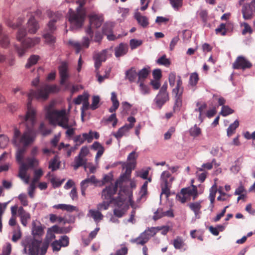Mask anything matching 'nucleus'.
<instances>
[{"mask_svg": "<svg viewBox=\"0 0 255 255\" xmlns=\"http://www.w3.org/2000/svg\"><path fill=\"white\" fill-rule=\"evenodd\" d=\"M59 73L60 77V84L65 87L66 89L69 88L70 83L66 82L67 80L69 77L68 73V65L66 63L62 62L59 66Z\"/></svg>", "mask_w": 255, "mask_h": 255, "instance_id": "obj_11", "label": "nucleus"}, {"mask_svg": "<svg viewBox=\"0 0 255 255\" xmlns=\"http://www.w3.org/2000/svg\"><path fill=\"white\" fill-rule=\"evenodd\" d=\"M89 96V94L87 93L84 92L83 94L79 95L76 99H75L74 102L76 105H79L82 102L88 100Z\"/></svg>", "mask_w": 255, "mask_h": 255, "instance_id": "obj_41", "label": "nucleus"}, {"mask_svg": "<svg viewBox=\"0 0 255 255\" xmlns=\"http://www.w3.org/2000/svg\"><path fill=\"white\" fill-rule=\"evenodd\" d=\"M27 27L28 32L30 34L35 33L39 28L38 22L35 19L33 16H31L27 23Z\"/></svg>", "mask_w": 255, "mask_h": 255, "instance_id": "obj_16", "label": "nucleus"}, {"mask_svg": "<svg viewBox=\"0 0 255 255\" xmlns=\"http://www.w3.org/2000/svg\"><path fill=\"white\" fill-rule=\"evenodd\" d=\"M51 246L52 248L53 252L59 251L62 247V246L60 245V243L58 240H55L51 244Z\"/></svg>", "mask_w": 255, "mask_h": 255, "instance_id": "obj_62", "label": "nucleus"}, {"mask_svg": "<svg viewBox=\"0 0 255 255\" xmlns=\"http://www.w3.org/2000/svg\"><path fill=\"white\" fill-rule=\"evenodd\" d=\"M87 216L92 218L96 223L99 222L103 218V215L100 211L90 209L87 214Z\"/></svg>", "mask_w": 255, "mask_h": 255, "instance_id": "obj_24", "label": "nucleus"}, {"mask_svg": "<svg viewBox=\"0 0 255 255\" xmlns=\"http://www.w3.org/2000/svg\"><path fill=\"white\" fill-rule=\"evenodd\" d=\"M173 244L176 249H180L184 245L183 239L179 237H177L173 240Z\"/></svg>", "mask_w": 255, "mask_h": 255, "instance_id": "obj_45", "label": "nucleus"}, {"mask_svg": "<svg viewBox=\"0 0 255 255\" xmlns=\"http://www.w3.org/2000/svg\"><path fill=\"white\" fill-rule=\"evenodd\" d=\"M9 142L8 137L4 134H0V147L3 148L7 145Z\"/></svg>", "mask_w": 255, "mask_h": 255, "instance_id": "obj_51", "label": "nucleus"}, {"mask_svg": "<svg viewBox=\"0 0 255 255\" xmlns=\"http://www.w3.org/2000/svg\"><path fill=\"white\" fill-rule=\"evenodd\" d=\"M117 190L118 182H117L115 184H111L103 190L102 197L105 200H108L117 204L118 206H121L124 203L125 198L120 197L119 198V202H117L113 198L114 195L116 194Z\"/></svg>", "mask_w": 255, "mask_h": 255, "instance_id": "obj_8", "label": "nucleus"}, {"mask_svg": "<svg viewBox=\"0 0 255 255\" xmlns=\"http://www.w3.org/2000/svg\"><path fill=\"white\" fill-rule=\"evenodd\" d=\"M39 130L43 135H48L51 132V130L47 128L43 123L40 124Z\"/></svg>", "mask_w": 255, "mask_h": 255, "instance_id": "obj_55", "label": "nucleus"}, {"mask_svg": "<svg viewBox=\"0 0 255 255\" xmlns=\"http://www.w3.org/2000/svg\"><path fill=\"white\" fill-rule=\"evenodd\" d=\"M130 129L126 125L120 128L117 132H113V135L118 140H120L121 138L126 135L127 133Z\"/></svg>", "mask_w": 255, "mask_h": 255, "instance_id": "obj_27", "label": "nucleus"}, {"mask_svg": "<svg viewBox=\"0 0 255 255\" xmlns=\"http://www.w3.org/2000/svg\"><path fill=\"white\" fill-rule=\"evenodd\" d=\"M93 131L90 130L88 133H83V136L85 141L87 140L88 143H91L93 139Z\"/></svg>", "mask_w": 255, "mask_h": 255, "instance_id": "obj_60", "label": "nucleus"}, {"mask_svg": "<svg viewBox=\"0 0 255 255\" xmlns=\"http://www.w3.org/2000/svg\"><path fill=\"white\" fill-rule=\"evenodd\" d=\"M215 31L217 34L220 33L223 36L225 35L227 33L226 24L223 23L220 24V25L216 29Z\"/></svg>", "mask_w": 255, "mask_h": 255, "instance_id": "obj_52", "label": "nucleus"}, {"mask_svg": "<svg viewBox=\"0 0 255 255\" xmlns=\"http://www.w3.org/2000/svg\"><path fill=\"white\" fill-rule=\"evenodd\" d=\"M91 148L94 150H97L96 155V160L101 157L105 151L103 146L98 141H95L91 146Z\"/></svg>", "mask_w": 255, "mask_h": 255, "instance_id": "obj_23", "label": "nucleus"}, {"mask_svg": "<svg viewBox=\"0 0 255 255\" xmlns=\"http://www.w3.org/2000/svg\"><path fill=\"white\" fill-rule=\"evenodd\" d=\"M242 13L245 20L252 19L254 16V13H255V0L244 4L242 6Z\"/></svg>", "mask_w": 255, "mask_h": 255, "instance_id": "obj_12", "label": "nucleus"}, {"mask_svg": "<svg viewBox=\"0 0 255 255\" xmlns=\"http://www.w3.org/2000/svg\"><path fill=\"white\" fill-rule=\"evenodd\" d=\"M52 107V105H50L46 107V118L51 125H58L63 128L67 129L66 131L67 137H71L74 134V128H70L72 125H68L69 119L66 116V111L53 110Z\"/></svg>", "mask_w": 255, "mask_h": 255, "instance_id": "obj_4", "label": "nucleus"}, {"mask_svg": "<svg viewBox=\"0 0 255 255\" xmlns=\"http://www.w3.org/2000/svg\"><path fill=\"white\" fill-rule=\"evenodd\" d=\"M59 167V164L57 163V161L56 159H53L50 161L49 168H50L52 171H55L58 169Z\"/></svg>", "mask_w": 255, "mask_h": 255, "instance_id": "obj_57", "label": "nucleus"}, {"mask_svg": "<svg viewBox=\"0 0 255 255\" xmlns=\"http://www.w3.org/2000/svg\"><path fill=\"white\" fill-rule=\"evenodd\" d=\"M150 73L149 67H144L137 72L138 80L137 83L144 82Z\"/></svg>", "mask_w": 255, "mask_h": 255, "instance_id": "obj_22", "label": "nucleus"}, {"mask_svg": "<svg viewBox=\"0 0 255 255\" xmlns=\"http://www.w3.org/2000/svg\"><path fill=\"white\" fill-rule=\"evenodd\" d=\"M201 202H196L194 203H191L188 205L189 207L192 211L194 212L196 217L197 218H199V217H198V215H199L201 213Z\"/></svg>", "mask_w": 255, "mask_h": 255, "instance_id": "obj_30", "label": "nucleus"}, {"mask_svg": "<svg viewBox=\"0 0 255 255\" xmlns=\"http://www.w3.org/2000/svg\"><path fill=\"white\" fill-rule=\"evenodd\" d=\"M139 83V91L142 95H147L150 93V89L147 85L144 84V82H140Z\"/></svg>", "mask_w": 255, "mask_h": 255, "instance_id": "obj_46", "label": "nucleus"}, {"mask_svg": "<svg viewBox=\"0 0 255 255\" xmlns=\"http://www.w3.org/2000/svg\"><path fill=\"white\" fill-rule=\"evenodd\" d=\"M167 216L168 217H173L174 214L172 210H169L168 211L163 212L162 209L159 208L157 209L156 212L155 213V215L153 217V219L156 220L162 217Z\"/></svg>", "mask_w": 255, "mask_h": 255, "instance_id": "obj_26", "label": "nucleus"}, {"mask_svg": "<svg viewBox=\"0 0 255 255\" xmlns=\"http://www.w3.org/2000/svg\"><path fill=\"white\" fill-rule=\"evenodd\" d=\"M64 179H62V180H57L55 177H52L50 182L53 186V187L54 188H58L61 185Z\"/></svg>", "mask_w": 255, "mask_h": 255, "instance_id": "obj_59", "label": "nucleus"}, {"mask_svg": "<svg viewBox=\"0 0 255 255\" xmlns=\"http://www.w3.org/2000/svg\"><path fill=\"white\" fill-rule=\"evenodd\" d=\"M87 160L81 155V154H79L78 156H76L74 158V162L72 164V166L73 167L74 170H76L80 167L85 166L86 164Z\"/></svg>", "mask_w": 255, "mask_h": 255, "instance_id": "obj_20", "label": "nucleus"}, {"mask_svg": "<svg viewBox=\"0 0 255 255\" xmlns=\"http://www.w3.org/2000/svg\"><path fill=\"white\" fill-rule=\"evenodd\" d=\"M9 39L8 35L3 31L2 26L0 25V45L4 48H7L9 44Z\"/></svg>", "mask_w": 255, "mask_h": 255, "instance_id": "obj_19", "label": "nucleus"}, {"mask_svg": "<svg viewBox=\"0 0 255 255\" xmlns=\"http://www.w3.org/2000/svg\"><path fill=\"white\" fill-rule=\"evenodd\" d=\"M199 80V77L197 73H192L189 78V85L193 91L195 90V87Z\"/></svg>", "mask_w": 255, "mask_h": 255, "instance_id": "obj_37", "label": "nucleus"}, {"mask_svg": "<svg viewBox=\"0 0 255 255\" xmlns=\"http://www.w3.org/2000/svg\"><path fill=\"white\" fill-rule=\"evenodd\" d=\"M161 228L160 227L148 228L144 232H146V236L149 237V239L154 236L158 231H160Z\"/></svg>", "mask_w": 255, "mask_h": 255, "instance_id": "obj_40", "label": "nucleus"}, {"mask_svg": "<svg viewBox=\"0 0 255 255\" xmlns=\"http://www.w3.org/2000/svg\"><path fill=\"white\" fill-rule=\"evenodd\" d=\"M41 241L32 238H27L22 242L24 247L23 252L29 255H38L40 251V255H44L49 244L44 242L42 246L40 248Z\"/></svg>", "mask_w": 255, "mask_h": 255, "instance_id": "obj_5", "label": "nucleus"}, {"mask_svg": "<svg viewBox=\"0 0 255 255\" xmlns=\"http://www.w3.org/2000/svg\"><path fill=\"white\" fill-rule=\"evenodd\" d=\"M51 13V19L47 24V27L44 30L43 34V37L45 39V42L51 46L53 45L55 42V37L53 35V33L56 29L55 23L57 21L60 19L62 16L61 13L57 12L55 13Z\"/></svg>", "mask_w": 255, "mask_h": 255, "instance_id": "obj_6", "label": "nucleus"}, {"mask_svg": "<svg viewBox=\"0 0 255 255\" xmlns=\"http://www.w3.org/2000/svg\"><path fill=\"white\" fill-rule=\"evenodd\" d=\"M32 233L34 236H40L42 235L44 233V232L41 225L40 223L38 224H36L35 223L33 224Z\"/></svg>", "mask_w": 255, "mask_h": 255, "instance_id": "obj_32", "label": "nucleus"}, {"mask_svg": "<svg viewBox=\"0 0 255 255\" xmlns=\"http://www.w3.org/2000/svg\"><path fill=\"white\" fill-rule=\"evenodd\" d=\"M99 182V181L96 178L95 176L92 175L88 176L85 180H83L80 184L88 187L89 185H97Z\"/></svg>", "mask_w": 255, "mask_h": 255, "instance_id": "obj_31", "label": "nucleus"}, {"mask_svg": "<svg viewBox=\"0 0 255 255\" xmlns=\"http://www.w3.org/2000/svg\"><path fill=\"white\" fill-rule=\"evenodd\" d=\"M252 66V64L243 56H238L233 64L234 69L242 70L251 68Z\"/></svg>", "mask_w": 255, "mask_h": 255, "instance_id": "obj_13", "label": "nucleus"}, {"mask_svg": "<svg viewBox=\"0 0 255 255\" xmlns=\"http://www.w3.org/2000/svg\"><path fill=\"white\" fill-rule=\"evenodd\" d=\"M233 112L234 110L231 109L229 106H223L220 113L223 116L226 117L233 113Z\"/></svg>", "mask_w": 255, "mask_h": 255, "instance_id": "obj_50", "label": "nucleus"}, {"mask_svg": "<svg viewBox=\"0 0 255 255\" xmlns=\"http://www.w3.org/2000/svg\"><path fill=\"white\" fill-rule=\"evenodd\" d=\"M147 184L148 181H145L141 186L140 191L141 197H143L145 195H146L147 192Z\"/></svg>", "mask_w": 255, "mask_h": 255, "instance_id": "obj_63", "label": "nucleus"}, {"mask_svg": "<svg viewBox=\"0 0 255 255\" xmlns=\"http://www.w3.org/2000/svg\"><path fill=\"white\" fill-rule=\"evenodd\" d=\"M201 133V128L197 127V125H195L194 127L189 129V133L191 136L194 137L199 136Z\"/></svg>", "mask_w": 255, "mask_h": 255, "instance_id": "obj_42", "label": "nucleus"}, {"mask_svg": "<svg viewBox=\"0 0 255 255\" xmlns=\"http://www.w3.org/2000/svg\"><path fill=\"white\" fill-rule=\"evenodd\" d=\"M23 21L24 20L21 17L18 18L16 23H13L10 19L6 21L8 26L14 29L18 28L16 38L18 41L20 42V45L15 44L14 48L19 57L23 56L28 49L38 44L41 41L40 38L38 37L25 38L27 35V31L23 27H21Z\"/></svg>", "mask_w": 255, "mask_h": 255, "instance_id": "obj_2", "label": "nucleus"}, {"mask_svg": "<svg viewBox=\"0 0 255 255\" xmlns=\"http://www.w3.org/2000/svg\"><path fill=\"white\" fill-rule=\"evenodd\" d=\"M241 26L244 27V29L242 30V34L245 35L249 33L250 34L252 33L253 30L250 25L247 22H243L241 23Z\"/></svg>", "mask_w": 255, "mask_h": 255, "instance_id": "obj_48", "label": "nucleus"}, {"mask_svg": "<svg viewBox=\"0 0 255 255\" xmlns=\"http://www.w3.org/2000/svg\"><path fill=\"white\" fill-rule=\"evenodd\" d=\"M112 203V202L111 201L105 200L103 202L97 205V209L101 212L103 210H106L108 209L110 204Z\"/></svg>", "mask_w": 255, "mask_h": 255, "instance_id": "obj_44", "label": "nucleus"}, {"mask_svg": "<svg viewBox=\"0 0 255 255\" xmlns=\"http://www.w3.org/2000/svg\"><path fill=\"white\" fill-rule=\"evenodd\" d=\"M126 77L129 82H134L138 77L137 72H136L134 68H131L126 71Z\"/></svg>", "mask_w": 255, "mask_h": 255, "instance_id": "obj_29", "label": "nucleus"}, {"mask_svg": "<svg viewBox=\"0 0 255 255\" xmlns=\"http://www.w3.org/2000/svg\"><path fill=\"white\" fill-rule=\"evenodd\" d=\"M156 62L159 65H162L165 66H168L170 64L169 60L166 58L165 55H163L158 58Z\"/></svg>", "mask_w": 255, "mask_h": 255, "instance_id": "obj_47", "label": "nucleus"}, {"mask_svg": "<svg viewBox=\"0 0 255 255\" xmlns=\"http://www.w3.org/2000/svg\"><path fill=\"white\" fill-rule=\"evenodd\" d=\"M183 89L181 78L180 76H178L176 86L172 90L173 94L175 95L176 99L174 106V111L179 110L182 106V96Z\"/></svg>", "mask_w": 255, "mask_h": 255, "instance_id": "obj_10", "label": "nucleus"}, {"mask_svg": "<svg viewBox=\"0 0 255 255\" xmlns=\"http://www.w3.org/2000/svg\"><path fill=\"white\" fill-rule=\"evenodd\" d=\"M196 105L197 107H198V108L196 109L195 110V111L199 112L198 118L200 120V121L202 122L203 121V118H202V114L204 112L205 110L207 109V105L205 103L200 104L199 102H198Z\"/></svg>", "mask_w": 255, "mask_h": 255, "instance_id": "obj_35", "label": "nucleus"}, {"mask_svg": "<svg viewBox=\"0 0 255 255\" xmlns=\"http://www.w3.org/2000/svg\"><path fill=\"white\" fill-rule=\"evenodd\" d=\"M9 202V201L3 203H0V232L2 231V228L1 216Z\"/></svg>", "mask_w": 255, "mask_h": 255, "instance_id": "obj_49", "label": "nucleus"}, {"mask_svg": "<svg viewBox=\"0 0 255 255\" xmlns=\"http://www.w3.org/2000/svg\"><path fill=\"white\" fill-rule=\"evenodd\" d=\"M170 1L175 9H178L182 5L183 0H170Z\"/></svg>", "mask_w": 255, "mask_h": 255, "instance_id": "obj_58", "label": "nucleus"}, {"mask_svg": "<svg viewBox=\"0 0 255 255\" xmlns=\"http://www.w3.org/2000/svg\"><path fill=\"white\" fill-rule=\"evenodd\" d=\"M90 25L87 28L86 32L89 37L85 36L83 38L82 43L73 40H69L68 43L75 49L76 53H79L83 48H87L89 46L91 40L93 37L94 31L93 28H97L100 27L103 21L104 17L102 14L92 12L89 15Z\"/></svg>", "mask_w": 255, "mask_h": 255, "instance_id": "obj_3", "label": "nucleus"}, {"mask_svg": "<svg viewBox=\"0 0 255 255\" xmlns=\"http://www.w3.org/2000/svg\"><path fill=\"white\" fill-rule=\"evenodd\" d=\"M146 232H142L138 237L131 239L130 242L136 243L137 245H144L149 240V237L146 236Z\"/></svg>", "mask_w": 255, "mask_h": 255, "instance_id": "obj_25", "label": "nucleus"}, {"mask_svg": "<svg viewBox=\"0 0 255 255\" xmlns=\"http://www.w3.org/2000/svg\"><path fill=\"white\" fill-rule=\"evenodd\" d=\"M58 91L57 87L55 85H49L43 84L41 85L37 90H31L27 94L28 102L27 104V112L25 120L26 122L27 129L23 133L17 128L14 130L11 143L16 147L15 159L19 165L18 177L26 184H28L30 177L27 175V171L29 169H33L34 164L37 163V160L33 158H28L26 163L23 159L27 148L33 143L35 140V134L32 128L36 122V111L32 107L31 101L33 98L37 100H45L48 97L50 93L56 92Z\"/></svg>", "mask_w": 255, "mask_h": 255, "instance_id": "obj_1", "label": "nucleus"}, {"mask_svg": "<svg viewBox=\"0 0 255 255\" xmlns=\"http://www.w3.org/2000/svg\"><path fill=\"white\" fill-rule=\"evenodd\" d=\"M188 197V195L185 192H182L181 190L180 193L176 195V199L180 201L182 203H184L186 202Z\"/></svg>", "mask_w": 255, "mask_h": 255, "instance_id": "obj_54", "label": "nucleus"}, {"mask_svg": "<svg viewBox=\"0 0 255 255\" xmlns=\"http://www.w3.org/2000/svg\"><path fill=\"white\" fill-rule=\"evenodd\" d=\"M40 57L39 56L36 55H32L28 59L27 62L25 65L26 68H30L33 65H34L37 63L39 60Z\"/></svg>", "mask_w": 255, "mask_h": 255, "instance_id": "obj_36", "label": "nucleus"}, {"mask_svg": "<svg viewBox=\"0 0 255 255\" xmlns=\"http://www.w3.org/2000/svg\"><path fill=\"white\" fill-rule=\"evenodd\" d=\"M107 53V50H103L101 52L95 54L94 58L95 60V67L96 70H98L99 69L102 63L106 60Z\"/></svg>", "mask_w": 255, "mask_h": 255, "instance_id": "obj_15", "label": "nucleus"}, {"mask_svg": "<svg viewBox=\"0 0 255 255\" xmlns=\"http://www.w3.org/2000/svg\"><path fill=\"white\" fill-rule=\"evenodd\" d=\"M62 247H65L68 246L69 243V238L66 236H63L58 240Z\"/></svg>", "mask_w": 255, "mask_h": 255, "instance_id": "obj_61", "label": "nucleus"}, {"mask_svg": "<svg viewBox=\"0 0 255 255\" xmlns=\"http://www.w3.org/2000/svg\"><path fill=\"white\" fill-rule=\"evenodd\" d=\"M142 44V41L135 39H132L130 40V46L131 49L136 48Z\"/></svg>", "mask_w": 255, "mask_h": 255, "instance_id": "obj_56", "label": "nucleus"}, {"mask_svg": "<svg viewBox=\"0 0 255 255\" xmlns=\"http://www.w3.org/2000/svg\"><path fill=\"white\" fill-rule=\"evenodd\" d=\"M99 102L100 97L98 96H94L92 98V103L90 106V108L92 110H95L97 109Z\"/></svg>", "mask_w": 255, "mask_h": 255, "instance_id": "obj_53", "label": "nucleus"}, {"mask_svg": "<svg viewBox=\"0 0 255 255\" xmlns=\"http://www.w3.org/2000/svg\"><path fill=\"white\" fill-rule=\"evenodd\" d=\"M182 192H185L188 196H193L195 199L197 196V191L196 186L193 185L192 188H185L182 189Z\"/></svg>", "mask_w": 255, "mask_h": 255, "instance_id": "obj_34", "label": "nucleus"}, {"mask_svg": "<svg viewBox=\"0 0 255 255\" xmlns=\"http://www.w3.org/2000/svg\"><path fill=\"white\" fill-rule=\"evenodd\" d=\"M217 191V187L216 184H214L210 189L209 199L212 205V208L214 207V202L215 201L216 194Z\"/></svg>", "mask_w": 255, "mask_h": 255, "instance_id": "obj_39", "label": "nucleus"}, {"mask_svg": "<svg viewBox=\"0 0 255 255\" xmlns=\"http://www.w3.org/2000/svg\"><path fill=\"white\" fill-rule=\"evenodd\" d=\"M38 152V149L37 147H34L33 148H32V149L31 150V152H30L31 156L27 157L25 159L24 163H26V160L27 158H33L35 159L36 160H37V163H35L34 164V167H37L39 164V160L35 157V156L37 155Z\"/></svg>", "mask_w": 255, "mask_h": 255, "instance_id": "obj_43", "label": "nucleus"}, {"mask_svg": "<svg viewBox=\"0 0 255 255\" xmlns=\"http://www.w3.org/2000/svg\"><path fill=\"white\" fill-rule=\"evenodd\" d=\"M113 24L112 23H106L103 26V33L107 35V38L109 40H114L117 37L115 35L110 33L112 31Z\"/></svg>", "mask_w": 255, "mask_h": 255, "instance_id": "obj_17", "label": "nucleus"}, {"mask_svg": "<svg viewBox=\"0 0 255 255\" xmlns=\"http://www.w3.org/2000/svg\"><path fill=\"white\" fill-rule=\"evenodd\" d=\"M115 56L117 58L125 55L128 51V45L127 44L121 43L115 49Z\"/></svg>", "mask_w": 255, "mask_h": 255, "instance_id": "obj_21", "label": "nucleus"}, {"mask_svg": "<svg viewBox=\"0 0 255 255\" xmlns=\"http://www.w3.org/2000/svg\"><path fill=\"white\" fill-rule=\"evenodd\" d=\"M68 17L70 23V29L75 30L82 27L85 18V14L81 12H75L71 8H70Z\"/></svg>", "mask_w": 255, "mask_h": 255, "instance_id": "obj_7", "label": "nucleus"}, {"mask_svg": "<svg viewBox=\"0 0 255 255\" xmlns=\"http://www.w3.org/2000/svg\"><path fill=\"white\" fill-rule=\"evenodd\" d=\"M53 207L55 209H61L62 210H65L68 212L74 211L76 210V208L75 206L64 204H59L58 205H54Z\"/></svg>", "mask_w": 255, "mask_h": 255, "instance_id": "obj_33", "label": "nucleus"}, {"mask_svg": "<svg viewBox=\"0 0 255 255\" xmlns=\"http://www.w3.org/2000/svg\"><path fill=\"white\" fill-rule=\"evenodd\" d=\"M134 17L137 21L138 24L143 27H146L149 24L148 18L140 14L139 12H136Z\"/></svg>", "mask_w": 255, "mask_h": 255, "instance_id": "obj_28", "label": "nucleus"}, {"mask_svg": "<svg viewBox=\"0 0 255 255\" xmlns=\"http://www.w3.org/2000/svg\"><path fill=\"white\" fill-rule=\"evenodd\" d=\"M161 180V193L160 194V198L162 195L165 194L167 198H168L170 195V187L172 181L173 180V177H172L170 172L168 171H163L160 177Z\"/></svg>", "mask_w": 255, "mask_h": 255, "instance_id": "obj_9", "label": "nucleus"}, {"mask_svg": "<svg viewBox=\"0 0 255 255\" xmlns=\"http://www.w3.org/2000/svg\"><path fill=\"white\" fill-rule=\"evenodd\" d=\"M168 100V94L158 92L153 101L152 107L154 109H161Z\"/></svg>", "mask_w": 255, "mask_h": 255, "instance_id": "obj_14", "label": "nucleus"}, {"mask_svg": "<svg viewBox=\"0 0 255 255\" xmlns=\"http://www.w3.org/2000/svg\"><path fill=\"white\" fill-rule=\"evenodd\" d=\"M239 126V122L236 120L233 124H231L227 128V135L231 136L235 131L236 128Z\"/></svg>", "mask_w": 255, "mask_h": 255, "instance_id": "obj_38", "label": "nucleus"}, {"mask_svg": "<svg viewBox=\"0 0 255 255\" xmlns=\"http://www.w3.org/2000/svg\"><path fill=\"white\" fill-rule=\"evenodd\" d=\"M11 251V245L7 243L2 251V255H9Z\"/></svg>", "mask_w": 255, "mask_h": 255, "instance_id": "obj_64", "label": "nucleus"}, {"mask_svg": "<svg viewBox=\"0 0 255 255\" xmlns=\"http://www.w3.org/2000/svg\"><path fill=\"white\" fill-rule=\"evenodd\" d=\"M18 215L20 218L21 223L24 226H26L27 221L30 219L29 213L25 211L22 207L18 209Z\"/></svg>", "mask_w": 255, "mask_h": 255, "instance_id": "obj_18", "label": "nucleus"}]
</instances>
